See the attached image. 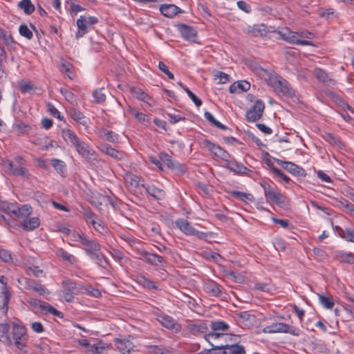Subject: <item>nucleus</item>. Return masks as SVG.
I'll return each instance as SVG.
<instances>
[{"label":"nucleus","instance_id":"nucleus-47","mask_svg":"<svg viewBox=\"0 0 354 354\" xmlns=\"http://www.w3.org/2000/svg\"><path fill=\"white\" fill-rule=\"evenodd\" d=\"M60 92L68 102L73 103L75 101L76 97L71 91L65 88H61Z\"/></svg>","mask_w":354,"mask_h":354},{"label":"nucleus","instance_id":"nucleus-1","mask_svg":"<svg viewBox=\"0 0 354 354\" xmlns=\"http://www.w3.org/2000/svg\"><path fill=\"white\" fill-rule=\"evenodd\" d=\"M212 332L205 335V339L213 346L214 342L220 340L221 337H230V334L227 332L230 330V326L227 323L217 320L211 321L209 324Z\"/></svg>","mask_w":354,"mask_h":354},{"label":"nucleus","instance_id":"nucleus-63","mask_svg":"<svg viewBox=\"0 0 354 354\" xmlns=\"http://www.w3.org/2000/svg\"><path fill=\"white\" fill-rule=\"evenodd\" d=\"M167 116L169 118V120L171 124H175L179 121L185 120V118L182 117L179 115H175L173 113H167Z\"/></svg>","mask_w":354,"mask_h":354},{"label":"nucleus","instance_id":"nucleus-41","mask_svg":"<svg viewBox=\"0 0 354 354\" xmlns=\"http://www.w3.org/2000/svg\"><path fill=\"white\" fill-rule=\"evenodd\" d=\"M13 128L17 129L21 134L27 133L31 129V127L29 125L21 121L15 123L13 124Z\"/></svg>","mask_w":354,"mask_h":354},{"label":"nucleus","instance_id":"nucleus-49","mask_svg":"<svg viewBox=\"0 0 354 354\" xmlns=\"http://www.w3.org/2000/svg\"><path fill=\"white\" fill-rule=\"evenodd\" d=\"M35 281V280L30 279H28L26 277H21L18 279V282L21 285L24 286L25 288H26L28 290H31V288H32V286L34 285Z\"/></svg>","mask_w":354,"mask_h":354},{"label":"nucleus","instance_id":"nucleus-11","mask_svg":"<svg viewBox=\"0 0 354 354\" xmlns=\"http://www.w3.org/2000/svg\"><path fill=\"white\" fill-rule=\"evenodd\" d=\"M159 158L161 162L167 165L168 168L171 169H176L181 172H185V166L183 165L179 164L178 162H174L171 156L165 152H160L159 153Z\"/></svg>","mask_w":354,"mask_h":354},{"label":"nucleus","instance_id":"nucleus-24","mask_svg":"<svg viewBox=\"0 0 354 354\" xmlns=\"http://www.w3.org/2000/svg\"><path fill=\"white\" fill-rule=\"evenodd\" d=\"M287 328V324L284 323H274L270 326L265 327L262 332L264 333H283Z\"/></svg>","mask_w":354,"mask_h":354},{"label":"nucleus","instance_id":"nucleus-50","mask_svg":"<svg viewBox=\"0 0 354 354\" xmlns=\"http://www.w3.org/2000/svg\"><path fill=\"white\" fill-rule=\"evenodd\" d=\"M0 259H1L5 263L12 262L11 253L9 251L3 249L0 250Z\"/></svg>","mask_w":354,"mask_h":354},{"label":"nucleus","instance_id":"nucleus-52","mask_svg":"<svg viewBox=\"0 0 354 354\" xmlns=\"http://www.w3.org/2000/svg\"><path fill=\"white\" fill-rule=\"evenodd\" d=\"M214 79H218L220 84H225L229 81V75L225 73L216 71L214 73Z\"/></svg>","mask_w":354,"mask_h":354},{"label":"nucleus","instance_id":"nucleus-29","mask_svg":"<svg viewBox=\"0 0 354 354\" xmlns=\"http://www.w3.org/2000/svg\"><path fill=\"white\" fill-rule=\"evenodd\" d=\"M131 93L134 94L139 100L151 106V97L147 93H145L142 89L136 87H133L131 88Z\"/></svg>","mask_w":354,"mask_h":354},{"label":"nucleus","instance_id":"nucleus-16","mask_svg":"<svg viewBox=\"0 0 354 354\" xmlns=\"http://www.w3.org/2000/svg\"><path fill=\"white\" fill-rule=\"evenodd\" d=\"M175 223L177 227L187 235H194L196 233L195 229L185 219H178Z\"/></svg>","mask_w":354,"mask_h":354},{"label":"nucleus","instance_id":"nucleus-9","mask_svg":"<svg viewBox=\"0 0 354 354\" xmlns=\"http://www.w3.org/2000/svg\"><path fill=\"white\" fill-rule=\"evenodd\" d=\"M243 32L252 37H264L267 33L264 24L248 25L243 28Z\"/></svg>","mask_w":354,"mask_h":354},{"label":"nucleus","instance_id":"nucleus-53","mask_svg":"<svg viewBox=\"0 0 354 354\" xmlns=\"http://www.w3.org/2000/svg\"><path fill=\"white\" fill-rule=\"evenodd\" d=\"M77 26L78 30L84 31L86 33L88 32L85 16H80V17L77 20Z\"/></svg>","mask_w":354,"mask_h":354},{"label":"nucleus","instance_id":"nucleus-26","mask_svg":"<svg viewBox=\"0 0 354 354\" xmlns=\"http://www.w3.org/2000/svg\"><path fill=\"white\" fill-rule=\"evenodd\" d=\"M100 137L106 141L113 143L117 142L119 138V136L116 133L106 129H102L100 131Z\"/></svg>","mask_w":354,"mask_h":354},{"label":"nucleus","instance_id":"nucleus-8","mask_svg":"<svg viewBox=\"0 0 354 354\" xmlns=\"http://www.w3.org/2000/svg\"><path fill=\"white\" fill-rule=\"evenodd\" d=\"M125 182L133 192L142 194L143 190L145 189V185L141 183L140 178L132 174H127L125 177Z\"/></svg>","mask_w":354,"mask_h":354},{"label":"nucleus","instance_id":"nucleus-22","mask_svg":"<svg viewBox=\"0 0 354 354\" xmlns=\"http://www.w3.org/2000/svg\"><path fill=\"white\" fill-rule=\"evenodd\" d=\"M274 91L278 95L283 96H292L293 95V91L290 88L288 82L285 80H281V84L279 85Z\"/></svg>","mask_w":354,"mask_h":354},{"label":"nucleus","instance_id":"nucleus-60","mask_svg":"<svg viewBox=\"0 0 354 354\" xmlns=\"http://www.w3.org/2000/svg\"><path fill=\"white\" fill-rule=\"evenodd\" d=\"M59 254L64 259L69 261L70 263H73L75 260V257L72 254L68 253L63 249L59 250Z\"/></svg>","mask_w":354,"mask_h":354},{"label":"nucleus","instance_id":"nucleus-25","mask_svg":"<svg viewBox=\"0 0 354 354\" xmlns=\"http://www.w3.org/2000/svg\"><path fill=\"white\" fill-rule=\"evenodd\" d=\"M143 192L148 194L149 195L153 196L157 200H160L165 197V192L159 188H157L154 186L145 187V189L143 190Z\"/></svg>","mask_w":354,"mask_h":354},{"label":"nucleus","instance_id":"nucleus-43","mask_svg":"<svg viewBox=\"0 0 354 354\" xmlns=\"http://www.w3.org/2000/svg\"><path fill=\"white\" fill-rule=\"evenodd\" d=\"M104 88H101L100 89H96L93 92V96L95 98V102L96 103H102L104 102L106 100V95L102 92Z\"/></svg>","mask_w":354,"mask_h":354},{"label":"nucleus","instance_id":"nucleus-51","mask_svg":"<svg viewBox=\"0 0 354 354\" xmlns=\"http://www.w3.org/2000/svg\"><path fill=\"white\" fill-rule=\"evenodd\" d=\"M15 206L12 203H9L6 201H0V209L6 213H12V211L15 209Z\"/></svg>","mask_w":354,"mask_h":354},{"label":"nucleus","instance_id":"nucleus-28","mask_svg":"<svg viewBox=\"0 0 354 354\" xmlns=\"http://www.w3.org/2000/svg\"><path fill=\"white\" fill-rule=\"evenodd\" d=\"M40 310L43 313H50L58 317H63V315L60 311L57 310L53 306L45 301L41 304Z\"/></svg>","mask_w":354,"mask_h":354},{"label":"nucleus","instance_id":"nucleus-42","mask_svg":"<svg viewBox=\"0 0 354 354\" xmlns=\"http://www.w3.org/2000/svg\"><path fill=\"white\" fill-rule=\"evenodd\" d=\"M53 166L59 174H64L66 171L65 163L59 160L53 159Z\"/></svg>","mask_w":354,"mask_h":354},{"label":"nucleus","instance_id":"nucleus-61","mask_svg":"<svg viewBox=\"0 0 354 354\" xmlns=\"http://www.w3.org/2000/svg\"><path fill=\"white\" fill-rule=\"evenodd\" d=\"M237 6L240 10L244 11L246 13H250L251 12L250 6L244 1H239L237 2Z\"/></svg>","mask_w":354,"mask_h":354},{"label":"nucleus","instance_id":"nucleus-6","mask_svg":"<svg viewBox=\"0 0 354 354\" xmlns=\"http://www.w3.org/2000/svg\"><path fill=\"white\" fill-rule=\"evenodd\" d=\"M212 350H227L229 354H246L245 348L237 344V340L234 339L232 344H223L213 345Z\"/></svg>","mask_w":354,"mask_h":354},{"label":"nucleus","instance_id":"nucleus-36","mask_svg":"<svg viewBox=\"0 0 354 354\" xmlns=\"http://www.w3.org/2000/svg\"><path fill=\"white\" fill-rule=\"evenodd\" d=\"M281 80L282 78L280 76L277 75V74L271 73H269L268 77L266 78L267 84L273 88L274 90H275L276 88L280 85Z\"/></svg>","mask_w":354,"mask_h":354},{"label":"nucleus","instance_id":"nucleus-35","mask_svg":"<svg viewBox=\"0 0 354 354\" xmlns=\"http://www.w3.org/2000/svg\"><path fill=\"white\" fill-rule=\"evenodd\" d=\"M205 290L213 297H220L221 295L220 286L214 282H210L207 284L205 286Z\"/></svg>","mask_w":354,"mask_h":354},{"label":"nucleus","instance_id":"nucleus-5","mask_svg":"<svg viewBox=\"0 0 354 354\" xmlns=\"http://www.w3.org/2000/svg\"><path fill=\"white\" fill-rule=\"evenodd\" d=\"M274 160L279 165L281 166L285 170L295 176H306V175L305 170L302 167L297 165L296 164L292 162L283 161L277 158H274Z\"/></svg>","mask_w":354,"mask_h":354},{"label":"nucleus","instance_id":"nucleus-38","mask_svg":"<svg viewBox=\"0 0 354 354\" xmlns=\"http://www.w3.org/2000/svg\"><path fill=\"white\" fill-rule=\"evenodd\" d=\"M18 6L23 9L26 15H30L35 10V6L30 0H22L19 3Z\"/></svg>","mask_w":354,"mask_h":354},{"label":"nucleus","instance_id":"nucleus-33","mask_svg":"<svg viewBox=\"0 0 354 354\" xmlns=\"http://www.w3.org/2000/svg\"><path fill=\"white\" fill-rule=\"evenodd\" d=\"M12 214L18 217L28 216L31 214V207L28 205H24L19 207H15Z\"/></svg>","mask_w":354,"mask_h":354},{"label":"nucleus","instance_id":"nucleus-59","mask_svg":"<svg viewBox=\"0 0 354 354\" xmlns=\"http://www.w3.org/2000/svg\"><path fill=\"white\" fill-rule=\"evenodd\" d=\"M12 174L14 175L21 176L25 178L28 177V171L25 168L21 167H15L13 169V171L12 172Z\"/></svg>","mask_w":354,"mask_h":354},{"label":"nucleus","instance_id":"nucleus-37","mask_svg":"<svg viewBox=\"0 0 354 354\" xmlns=\"http://www.w3.org/2000/svg\"><path fill=\"white\" fill-rule=\"evenodd\" d=\"M39 224L40 223L39 218L37 217H33L29 220L24 221L22 223V226L26 230H33L34 229L39 227Z\"/></svg>","mask_w":354,"mask_h":354},{"label":"nucleus","instance_id":"nucleus-62","mask_svg":"<svg viewBox=\"0 0 354 354\" xmlns=\"http://www.w3.org/2000/svg\"><path fill=\"white\" fill-rule=\"evenodd\" d=\"M48 111L54 117L57 118L59 119L61 118L60 113L59 111L50 103H48Z\"/></svg>","mask_w":354,"mask_h":354},{"label":"nucleus","instance_id":"nucleus-58","mask_svg":"<svg viewBox=\"0 0 354 354\" xmlns=\"http://www.w3.org/2000/svg\"><path fill=\"white\" fill-rule=\"evenodd\" d=\"M212 153H214L215 156L221 158H225L226 156L228 155L223 148L218 145H216V147L214 148Z\"/></svg>","mask_w":354,"mask_h":354},{"label":"nucleus","instance_id":"nucleus-19","mask_svg":"<svg viewBox=\"0 0 354 354\" xmlns=\"http://www.w3.org/2000/svg\"><path fill=\"white\" fill-rule=\"evenodd\" d=\"M187 327L194 335L200 333L207 334V332L208 330V327L207 324L205 322H198L196 323H191L188 324Z\"/></svg>","mask_w":354,"mask_h":354},{"label":"nucleus","instance_id":"nucleus-12","mask_svg":"<svg viewBox=\"0 0 354 354\" xmlns=\"http://www.w3.org/2000/svg\"><path fill=\"white\" fill-rule=\"evenodd\" d=\"M11 329V324L3 323L0 324V341L7 346L12 345V339H11L9 330Z\"/></svg>","mask_w":354,"mask_h":354},{"label":"nucleus","instance_id":"nucleus-18","mask_svg":"<svg viewBox=\"0 0 354 354\" xmlns=\"http://www.w3.org/2000/svg\"><path fill=\"white\" fill-rule=\"evenodd\" d=\"M159 321L162 326L174 332H178L180 329V325L169 316H164Z\"/></svg>","mask_w":354,"mask_h":354},{"label":"nucleus","instance_id":"nucleus-45","mask_svg":"<svg viewBox=\"0 0 354 354\" xmlns=\"http://www.w3.org/2000/svg\"><path fill=\"white\" fill-rule=\"evenodd\" d=\"M31 290L36 292H38L39 295L43 296L49 293V291L48 290V289L46 288V287L44 285L37 283L36 281H35Z\"/></svg>","mask_w":354,"mask_h":354},{"label":"nucleus","instance_id":"nucleus-40","mask_svg":"<svg viewBox=\"0 0 354 354\" xmlns=\"http://www.w3.org/2000/svg\"><path fill=\"white\" fill-rule=\"evenodd\" d=\"M0 38L3 40L4 44L8 47H12L15 41L10 33L0 28Z\"/></svg>","mask_w":354,"mask_h":354},{"label":"nucleus","instance_id":"nucleus-57","mask_svg":"<svg viewBox=\"0 0 354 354\" xmlns=\"http://www.w3.org/2000/svg\"><path fill=\"white\" fill-rule=\"evenodd\" d=\"M239 338V336H236V335H232L230 334V337L227 338V337H221L220 340H217L216 342H214L215 343L214 345H218L221 343H223V344H232V341L234 339H238Z\"/></svg>","mask_w":354,"mask_h":354},{"label":"nucleus","instance_id":"nucleus-39","mask_svg":"<svg viewBox=\"0 0 354 354\" xmlns=\"http://www.w3.org/2000/svg\"><path fill=\"white\" fill-rule=\"evenodd\" d=\"M100 150L102 153H104L112 158H117V159L120 158L119 157L120 152L118 150L111 147L110 146H109L107 145H102L100 147Z\"/></svg>","mask_w":354,"mask_h":354},{"label":"nucleus","instance_id":"nucleus-4","mask_svg":"<svg viewBox=\"0 0 354 354\" xmlns=\"http://www.w3.org/2000/svg\"><path fill=\"white\" fill-rule=\"evenodd\" d=\"M261 185L263 188L264 194L267 199L277 204H282L285 202V197L279 192H275L272 187L266 182H263Z\"/></svg>","mask_w":354,"mask_h":354},{"label":"nucleus","instance_id":"nucleus-13","mask_svg":"<svg viewBox=\"0 0 354 354\" xmlns=\"http://www.w3.org/2000/svg\"><path fill=\"white\" fill-rule=\"evenodd\" d=\"M226 167L230 171L237 174H247L250 176V174L252 173L250 169L236 161H229L226 165Z\"/></svg>","mask_w":354,"mask_h":354},{"label":"nucleus","instance_id":"nucleus-21","mask_svg":"<svg viewBox=\"0 0 354 354\" xmlns=\"http://www.w3.org/2000/svg\"><path fill=\"white\" fill-rule=\"evenodd\" d=\"M314 76L320 82L328 85L334 84V80L328 77V75L322 68H316L313 71Z\"/></svg>","mask_w":354,"mask_h":354},{"label":"nucleus","instance_id":"nucleus-31","mask_svg":"<svg viewBox=\"0 0 354 354\" xmlns=\"http://www.w3.org/2000/svg\"><path fill=\"white\" fill-rule=\"evenodd\" d=\"M143 258L145 261L154 266H159L162 262V257L156 254L146 252Z\"/></svg>","mask_w":354,"mask_h":354},{"label":"nucleus","instance_id":"nucleus-54","mask_svg":"<svg viewBox=\"0 0 354 354\" xmlns=\"http://www.w3.org/2000/svg\"><path fill=\"white\" fill-rule=\"evenodd\" d=\"M158 68L162 72L167 75L169 79L173 80L174 78V74L169 71L167 66L164 62H159Z\"/></svg>","mask_w":354,"mask_h":354},{"label":"nucleus","instance_id":"nucleus-64","mask_svg":"<svg viewBox=\"0 0 354 354\" xmlns=\"http://www.w3.org/2000/svg\"><path fill=\"white\" fill-rule=\"evenodd\" d=\"M26 272L28 274L32 273L36 277H39L43 272L42 270L39 269L38 267H28L26 269Z\"/></svg>","mask_w":354,"mask_h":354},{"label":"nucleus","instance_id":"nucleus-34","mask_svg":"<svg viewBox=\"0 0 354 354\" xmlns=\"http://www.w3.org/2000/svg\"><path fill=\"white\" fill-rule=\"evenodd\" d=\"M230 194L232 196L239 198L242 201L248 202V201H254V196L251 194H248L242 192L238 191H231Z\"/></svg>","mask_w":354,"mask_h":354},{"label":"nucleus","instance_id":"nucleus-23","mask_svg":"<svg viewBox=\"0 0 354 354\" xmlns=\"http://www.w3.org/2000/svg\"><path fill=\"white\" fill-rule=\"evenodd\" d=\"M250 88V84L246 81L234 82L230 86V92L231 93H241L248 91Z\"/></svg>","mask_w":354,"mask_h":354},{"label":"nucleus","instance_id":"nucleus-55","mask_svg":"<svg viewBox=\"0 0 354 354\" xmlns=\"http://www.w3.org/2000/svg\"><path fill=\"white\" fill-rule=\"evenodd\" d=\"M254 288L265 292H269L272 290V286L270 283H259L255 284Z\"/></svg>","mask_w":354,"mask_h":354},{"label":"nucleus","instance_id":"nucleus-44","mask_svg":"<svg viewBox=\"0 0 354 354\" xmlns=\"http://www.w3.org/2000/svg\"><path fill=\"white\" fill-rule=\"evenodd\" d=\"M319 299L321 304L326 308L331 309L335 305L334 301L331 298L319 295Z\"/></svg>","mask_w":354,"mask_h":354},{"label":"nucleus","instance_id":"nucleus-20","mask_svg":"<svg viewBox=\"0 0 354 354\" xmlns=\"http://www.w3.org/2000/svg\"><path fill=\"white\" fill-rule=\"evenodd\" d=\"M62 135L64 140L73 146H75L80 140L77 135L71 129H64L62 130Z\"/></svg>","mask_w":354,"mask_h":354},{"label":"nucleus","instance_id":"nucleus-2","mask_svg":"<svg viewBox=\"0 0 354 354\" xmlns=\"http://www.w3.org/2000/svg\"><path fill=\"white\" fill-rule=\"evenodd\" d=\"M10 337L12 339V345H15L18 349L25 352L24 348L28 339L25 327L19 323H11Z\"/></svg>","mask_w":354,"mask_h":354},{"label":"nucleus","instance_id":"nucleus-10","mask_svg":"<svg viewBox=\"0 0 354 354\" xmlns=\"http://www.w3.org/2000/svg\"><path fill=\"white\" fill-rule=\"evenodd\" d=\"M74 147L76 148L77 153L88 161L91 162L95 159V151L90 149L85 142L80 140Z\"/></svg>","mask_w":354,"mask_h":354},{"label":"nucleus","instance_id":"nucleus-48","mask_svg":"<svg viewBox=\"0 0 354 354\" xmlns=\"http://www.w3.org/2000/svg\"><path fill=\"white\" fill-rule=\"evenodd\" d=\"M63 286L65 287V288L68 290L69 292H71L72 293L76 294L78 292V289L76 287L75 283L71 281V280H66L63 281Z\"/></svg>","mask_w":354,"mask_h":354},{"label":"nucleus","instance_id":"nucleus-3","mask_svg":"<svg viewBox=\"0 0 354 354\" xmlns=\"http://www.w3.org/2000/svg\"><path fill=\"white\" fill-rule=\"evenodd\" d=\"M265 109L264 103L262 100H258L252 105L250 109L246 113V118L249 122H255L259 120L263 115Z\"/></svg>","mask_w":354,"mask_h":354},{"label":"nucleus","instance_id":"nucleus-14","mask_svg":"<svg viewBox=\"0 0 354 354\" xmlns=\"http://www.w3.org/2000/svg\"><path fill=\"white\" fill-rule=\"evenodd\" d=\"M160 12L165 17L171 18L183 11L174 4H163L160 7Z\"/></svg>","mask_w":354,"mask_h":354},{"label":"nucleus","instance_id":"nucleus-32","mask_svg":"<svg viewBox=\"0 0 354 354\" xmlns=\"http://www.w3.org/2000/svg\"><path fill=\"white\" fill-rule=\"evenodd\" d=\"M70 115L75 121L79 122L80 124L84 126L87 125V122L85 116L76 109H71L70 110Z\"/></svg>","mask_w":354,"mask_h":354},{"label":"nucleus","instance_id":"nucleus-30","mask_svg":"<svg viewBox=\"0 0 354 354\" xmlns=\"http://www.w3.org/2000/svg\"><path fill=\"white\" fill-rule=\"evenodd\" d=\"M339 236L348 241L354 242V230L350 228L342 229L337 227Z\"/></svg>","mask_w":354,"mask_h":354},{"label":"nucleus","instance_id":"nucleus-15","mask_svg":"<svg viewBox=\"0 0 354 354\" xmlns=\"http://www.w3.org/2000/svg\"><path fill=\"white\" fill-rule=\"evenodd\" d=\"M178 28L182 37L187 40H194L196 36V31L191 26L179 24Z\"/></svg>","mask_w":354,"mask_h":354},{"label":"nucleus","instance_id":"nucleus-46","mask_svg":"<svg viewBox=\"0 0 354 354\" xmlns=\"http://www.w3.org/2000/svg\"><path fill=\"white\" fill-rule=\"evenodd\" d=\"M19 34L27 38L28 39H32L33 35L32 31L28 28L26 24H21L19 28Z\"/></svg>","mask_w":354,"mask_h":354},{"label":"nucleus","instance_id":"nucleus-27","mask_svg":"<svg viewBox=\"0 0 354 354\" xmlns=\"http://www.w3.org/2000/svg\"><path fill=\"white\" fill-rule=\"evenodd\" d=\"M98 251L99 250H93L91 252L88 253V255L91 259L95 260L99 266L105 268L108 265L107 260L102 254L97 253Z\"/></svg>","mask_w":354,"mask_h":354},{"label":"nucleus","instance_id":"nucleus-7","mask_svg":"<svg viewBox=\"0 0 354 354\" xmlns=\"http://www.w3.org/2000/svg\"><path fill=\"white\" fill-rule=\"evenodd\" d=\"M75 238L76 241H79L82 244V248L85 250L87 254L93 250H100V245L99 243L95 242L94 240L89 239L84 234H77L75 235Z\"/></svg>","mask_w":354,"mask_h":354},{"label":"nucleus","instance_id":"nucleus-17","mask_svg":"<svg viewBox=\"0 0 354 354\" xmlns=\"http://www.w3.org/2000/svg\"><path fill=\"white\" fill-rule=\"evenodd\" d=\"M115 344L116 347L123 353H129L133 348V344L127 339H115Z\"/></svg>","mask_w":354,"mask_h":354},{"label":"nucleus","instance_id":"nucleus-56","mask_svg":"<svg viewBox=\"0 0 354 354\" xmlns=\"http://www.w3.org/2000/svg\"><path fill=\"white\" fill-rule=\"evenodd\" d=\"M185 91L187 93L188 96L192 99L196 106H200L202 104V101L197 97L194 93H192L188 88H185Z\"/></svg>","mask_w":354,"mask_h":354}]
</instances>
